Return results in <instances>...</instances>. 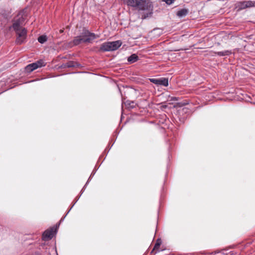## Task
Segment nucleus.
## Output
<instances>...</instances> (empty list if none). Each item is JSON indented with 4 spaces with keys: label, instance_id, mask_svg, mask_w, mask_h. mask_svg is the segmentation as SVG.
I'll return each mask as SVG.
<instances>
[{
    "label": "nucleus",
    "instance_id": "18",
    "mask_svg": "<svg viewBox=\"0 0 255 255\" xmlns=\"http://www.w3.org/2000/svg\"><path fill=\"white\" fill-rule=\"evenodd\" d=\"M163 1H164L166 4L170 5L172 4L175 0H162Z\"/></svg>",
    "mask_w": 255,
    "mask_h": 255
},
{
    "label": "nucleus",
    "instance_id": "2",
    "mask_svg": "<svg viewBox=\"0 0 255 255\" xmlns=\"http://www.w3.org/2000/svg\"><path fill=\"white\" fill-rule=\"evenodd\" d=\"M128 5L133 7L138 10L147 9L148 5L143 0H125Z\"/></svg>",
    "mask_w": 255,
    "mask_h": 255
},
{
    "label": "nucleus",
    "instance_id": "16",
    "mask_svg": "<svg viewBox=\"0 0 255 255\" xmlns=\"http://www.w3.org/2000/svg\"><path fill=\"white\" fill-rule=\"evenodd\" d=\"M161 243V240L160 239H158L157 240V242H156L154 247L153 250L157 249L159 247Z\"/></svg>",
    "mask_w": 255,
    "mask_h": 255
},
{
    "label": "nucleus",
    "instance_id": "5",
    "mask_svg": "<svg viewBox=\"0 0 255 255\" xmlns=\"http://www.w3.org/2000/svg\"><path fill=\"white\" fill-rule=\"evenodd\" d=\"M15 32L17 38L16 40V42L18 44L22 43L26 37L27 35V30L25 28H23L21 29H18L17 30H14Z\"/></svg>",
    "mask_w": 255,
    "mask_h": 255
},
{
    "label": "nucleus",
    "instance_id": "14",
    "mask_svg": "<svg viewBox=\"0 0 255 255\" xmlns=\"http://www.w3.org/2000/svg\"><path fill=\"white\" fill-rule=\"evenodd\" d=\"M47 40V37L45 35H41L38 38V41L40 43H44Z\"/></svg>",
    "mask_w": 255,
    "mask_h": 255
},
{
    "label": "nucleus",
    "instance_id": "21",
    "mask_svg": "<svg viewBox=\"0 0 255 255\" xmlns=\"http://www.w3.org/2000/svg\"><path fill=\"white\" fill-rule=\"evenodd\" d=\"M63 31H64V30H63V29H60V30H59V32H60V33H63Z\"/></svg>",
    "mask_w": 255,
    "mask_h": 255
},
{
    "label": "nucleus",
    "instance_id": "3",
    "mask_svg": "<svg viewBox=\"0 0 255 255\" xmlns=\"http://www.w3.org/2000/svg\"><path fill=\"white\" fill-rule=\"evenodd\" d=\"M24 12L20 11L13 20V24L12 26L14 30H17L18 29L24 28L23 27L25 21Z\"/></svg>",
    "mask_w": 255,
    "mask_h": 255
},
{
    "label": "nucleus",
    "instance_id": "22",
    "mask_svg": "<svg viewBox=\"0 0 255 255\" xmlns=\"http://www.w3.org/2000/svg\"><path fill=\"white\" fill-rule=\"evenodd\" d=\"M64 220V218L63 219H61V220H60V222H61L62 221H63Z\"/></svg>",
    "mask_w": 255,
    "mask_h": 255
},
{
    "label": "nucleus",
    "instance_id": "20",
    "mask_svg": "<svg viewBox=\"0 0 255 255\" xmlns=\"http://www.w3.org/2000/svg\"><path fill=\"white\" fill-rule=\"evenodd\" d=\"M147 17H148V14H147V15H145V14H144V15H142V18H143V19H145V18H146Z\"/></svg>",
    "mask_w": 255,
    "mask_h": 255
},
{
    "label": "nucleus",
    "instance_id": "12",
    "mask_svg": "<svg viewBox=\"0 0 255 255\" xmlns=\"http://www.w3.org/2000/svg\"><path fill=\"white\" fill-rule=\"evenodd\" d=\"M126 107L129 109H133L135 107V104L133 101H128L125 103Z\"/></svg>",
    "mask_w": 255,
    "mask_h": 255
},
{
    "label": "nucleus",
    "instance_id": "1",
    "mask_svg": "<svg viewBox=\"0 0 255 255\" xmlns=\"http://www.w3.org/2000/svg\"><path fill=\"white\" fill-rule=\"evenodd\" d=\"M99 37L95 33L90 32L88 30H84L80 36H76L73 40V43L77 45L82 43H90L92 40Z\"/></svg>",
    "mask_w": 255,
    "mask_h": 255
},
{
    "label": "nucleus",
    "instance_id": "9",
    "mask_svg": "<svg viewBox=\"0 0 255 255\" xmlns=\"http://www.w3.org/2000/svg\"><path fill=\"white\" fill-rule=\"evenodd\" d=\"M188 13V10L185 8H183L177 12V15L178 16L180 17H182L185 16Z\"/></svg>",
    "mask_w": 255,
    "mask_h": 255
},
{
    "label": "nucleus",
    "instance_id": "7",
    "mask_svg": "<svg viewBox=\"0 0 255 255\" xmlns=\"http://www.w3.org/2000/svg\"><path fill=\"white\" fill-rule=\"evenodd\" d=\"M56 229L54 228L46 230L42 235L43 240L46 241L51 240L54 235Z\"/></svg>",
    "mask_w": 255,
    "mask_h": 255
},
{
    "label": "nucleus",
    "instance_id": "19",
    "mask_svg": "<svg viewBox=\"0 0 255 255\" xmlns=\"http://www.w3.org/2000/svg\"><path fill=\"white\" fill-rule=\"evenodd\" d=\"M78 199L75 201V202L74 203V204L72 206V207H71V208L68 210V212L67 213V214H66V216L68 214V213L70 212V211L71 210V209L73 208V207L74 206V204L76 203V202L78 201Z\"/></svg>",
    "mask_w": 255,
    "mask_h": 255
},
{
    "label": "nucleus",
    "instance_id": "10",
    "mask_svg": "<svg viewBox=\"0 0 255 255\" xmlns=\"http://www.w3.org/2000/svg\"><path fill=\"white\" fill-rule=\"evenodd\" d=\"M158 85L167 86L168 85V80L165 78H159Z\"/></svg>",
    "mask_w": 255,
    "mask_h": 255
},
{
    "label": "nucleus",
    "instance_id": "11",
    "mask_svg": "<svg viewBox=\"0 0 255 255\" xmlns=\"http://www.w3.org/2000/svg\"><path fill=\"white\" fill-rule=\"evenodd\" d=\"M138 59V56L135 54H133L128 57V61L130 63H133L137 61Z\"/></svg>",
    "mask_w": 255,
    "mask_h": 255
},
{
    "label": "nucleus",
    "instance_id": "8",
    "mask_svg": "<svg viewBox=\"0 0 255 255\" xmlns=\"http://www.w3.org/2000/svg\"><path fill=\"white\" fill-rule=\"evenodd\" d=\"M239 8L243 9L248 7L255 6V1L252 0L244 1L239 3Z\"/></svg>",
    "mask_w": 255,
    "mask_h": 255
},
{
    "label": "nucleus",
    "instance_id": "13",
    "mask_svg": "<svg viewBox=\"0 0 255 255\" xmlns=\"http://www.w3.org/2000/svg\"><path fill=\"white\" fill-rule=\"evenodd\" d=\"M232 53L231 51L229 50H225L223 51H219L217 53L218 55L220 56H224L226 55H229Z\"/></svg>",
    "mask_w": 255,
    "mask_h": 255
},
{
    "label": "nucleus",
    "instance_id": "17",
    "mask_svg": "<svg viewBox=\"0 0 255 255\" xmlns=\"http://www.w3.org/2000/svg\"><path fill=\"white\" fill-rule=\"evenodd\" d=\"M149 80L151 83L158 85L159 79L151 78L149 79Z\"/></svg>",
    "mask_w": 255,
    "mask_h": 255
},
{
    "label": "nucleus",
    "instance_id": "15",
    "mask_svg": "<svg viewBox=\"0 0 255 255\" xmlns=\"http://www.w3.org/2000/svg\"><path fill=\"white\" fill-rule=\"evenodd\" d=\"M151 32L153 34H156L157 36H159L162 33V30L159 28H156L154 29Z\"/></svg>",
    "mask_w": 255,
    "mask_h": 255
},
{
    "label": "nucleus",
    "instance_id": "4",
    "mask_svg": "<svg viewBox=\"0 0 255 255\" xmlns=\"http://www.w3.org/2000/svg\"><path fill=\"white\" fill-rule=\"evenodd\" d=\"M121 45L122 42L120 40L105 42L101 45L100 50L103 51H114L118 49Z\"/></svg>",
    "mask_w": 255,
    "mask_h": 255
},
{
    "label": "nucleus",
    "instance_id": "23",
    "mask_svg": "<svg viewBox=\"0 0 255 255\" xmlns=\"http://www.w3.org/2000/svg\"><path fill=\"white\" fill-rule=\"evenodd\" d=\"M68 67H71V65H68Z\"/></svg>",
    "mask_w": 255,
    "mask_h": 255
},
{
    "label": "nucleus",
    "instance_id": "6",
    "mask_svg": "<svg viewBox=\"0 0 255 255\" xmlns=\"http://www.w3.org/2000/svg\"><path fill=\"white\" fill-rule=\"evenodd\" d=\"M45 65V64L44 61L42 60H39L36 62L30 64L26 66L25 68V70L27 72L30 73L38 68L41 67Z\"/></svg>",
    "mask_w": 255,
    "mask_h": 255
}]
</instances>
